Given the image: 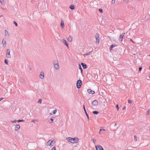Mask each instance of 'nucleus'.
Instances as JSON below:
<instances>
[{
    "label": "nucleus",
    "instance_id": "obj_25",
    "mask_svg": "<svg viewBox=\"0 0 150 150\" xmlns=\"http://www.w3.org/2000/svg\"><path fill=\"white\" fill-rule=\"evenodd\" d=\"M39 121V120H33L31 122H34V123H35V122L36 121L37 122H38Z\"/></svg>",
    "mask_w": 150,
    "mask_h": 150
},
{
    "label": "nucleus",
    "instance_id": "obj_4",
    "mask_svg": "<svg viewBox=\"0 0 150 150\" xmlns=\"http://www.w3.org/2000/svg\"><path fill=\"white\" fill-rule=\"evenodd\" d=\"M95 38L96 39V43L97 44H98L99 43V35L98 34H96L95 36Z\"/></svg>",
    "mask_w": 150,
    "mask_h": 150
},
{
    "label": "nucleus",
    "instance_id": "obj_23",
    "mask_svg": "<svg viewBox=\"0 0 150 150\" xmlns=\"http://www.w3.org/2000/svg\"><path fill=\"white\" fill-rule=\"evenodd\" d=\"M0 2L3 4H5V1L4 0H0Z\"/></svg>",
    "mask_w": 150,
    "mask_h": 150
},
{
    "label": "nucleus",
    "instance_id": "obj_24",
    "mask_svg": "<svg viewBox=\"0 0 150 150\" xmlns=\"http://www.w3.org/2000/svg\"><path fill=\"white\" fill-rule=\"evenodd\" d=\"M91 52H88V53H86V54H84L83 55L84 56H85L86 55H89L90 54V53H91Z\"/></svg>",
    "mask_w": 150,
    "mask_h": 150
},
{
    "label": "nucleus",
    "instance_id": "obj_18",
    "mask_svg": "<svg viewBox=\"0 0 150 150\" xmlns=\"http://www.w3.org/2000/svg\"><path fill=\"white\" fill-rule=\"evenodd\" d=\"M116 46V45H111L110 47V51L111 50H113V48L115 47Z\"/></svg>",
    "mask_w": 150,
    "mask_h": 150
},
{
    "label": "nucleus",
    "instance_id": "obj_2",
    "mask_svg": "<svg viewBox=\"0 0 150 150\" xmlns=\"http://www.w3.org/2000/svg\"><path fill=\"white\" fill-rule=\"evenodd\" d=\"M53 64L54 68L57 70H58L59 68V66L58 64L57 60L54 61L53 62Z\"/></svg>",
    "mask_w": 150,
    "mask_h": 150
},
{
    "label": "nucleus",
    "instance_id": "obj_51",
    "mask_svg": "<svg viewBox=\"0 0 150 150\" xmlns=\"http://www.w3.org/2000/svg\"><path fill=\"white\" fill-rule=\"evenodd\" d=\"M116 125H117V123H115V126Z\"/></svg>",
    "mask_w": 150,
    "mask_h": 150
},
{
    "label": "nucleus",
    "instance_id": "obj_15",
    "mask_svg": "<svg viewBox=\"0 0 150 150\" xmlns=\"http://www.w3.org/2000/svg\"><path fill=\"white\" fill-rule=\"evenodd\" d=\"M5 35L6 37H8L9 36V34L8 31L6 30L5 31Z\"/></svg>",
    "mask_w": 150,
    "mask_h": 150
},
{
    "label": "nucleus",
    "instance_id": "obj_37",
    "mask_svg": "<svg viewBox=\"0 0 150 150\" xmlns=\"http://www.w3.org/2000/svg\"><path fill=\"white\" fill-rule=\"evenodd\" d=\"M134 140L135 141H137V137L136 136H134Z\"/></svg>",
    "mask_w": 150,
    "mask_h": 150
},
{
    "label": "nucleus",
    "instance_id": "obj_50",
    "mask_svg": "<svg viewBox=\"0 0 150 150\" xmlns=\"http://www.w3.org/2000/svg\"><path fill=\"white\" fill-rule=\"evenodd\" d=\"M2 17H3V15H1L0 16V18H1Z\"/></svg>",
    "mask_w": 150,
    "mask_h": 150
},
{
    "label": "nucleus",
    "instance_id": "obj_52",
    "mask_svg": "<svg viewBox=\"0 0 150 150\" xmlns=\"http://www.w3.org/2000/svg\"><path fill=\"white\" fill-rule=\"evenodd\" d=\"M29 69H30V70H31V68H30Z\"/></svg>",
    "mask_w": 150,
    "mask_h": 150
},
{
    "label": "nucleus",
    "instance_id": "obj_40",
    "mask_svg": "<svg viewBox=\"0 0 150 150\" xmlns=\"http://www.w3.org/2000/svg\"><path fill=\"white\" fill-rule=\"evenodd\" d=\"M99 11L101 13H103V10L102 9L100 8L99 9Z\"/></svg>",
    "mask_w": 150,
    "mask_h": 150
},
{
    "label": "nucleus",
    "instance_id": "obj_30",
    "mask_svg": "<svg viewBox=\"0 0 150 150\" xmlns=\"http://www.w3.org/2000/svg\"><path fill=\"white\" fill-rule=\"evenodd\" d=\"M85 114H86V117H87V118L88 119V120H89V117L88 115V114L87 113H85Z\"/></svg>",
    "mask_w": 150,
    "mask_h": 150
},
{
    "label": "nucleus",
    "instance_id": "obj_13",
    "mask_svg": "<svg viewBox=\"0 0 150 150\" xmlns=\"http://www.w3.org/2000/svg\"><path fill=\"white\" fill-rule=\"evenodd\" d=\"M81 64L83 69H85L87 68V65L85 63H81Z\"/></svg>",
    "mask_w": 150,
    "mask_h": 150
},
{
    "label": "nucleus",
    "instance_id": "obj_10",
    "mask_svg": "<svg viewBox=\"0 0 150 150\" xmlns=\"http://www.w3.org/2000/svg\"><path fill=\"white\" fill-rule=\"evenodd\" d=\"M87 92L91 94H94L95 93L94 91L92 90L91 89H88Z\"/></svg>",
    "mask_w": 150,
    "mask_h": 150
},
{
    "label": "nucleus",
    "instance_id": "obj_31",
    "mask_svg": "<svg viewBox=\"0 0 150 150\" xmlns=\"http://www.w3.org/2000/svg\"><path fill=\"white\" fill-rule=\"evenodd\" d=\"M91 140L93 141V142L95 144L96 142V140L94 139H91Z\"/></svg>",
    "mask_w": 150,
    "mask_h": 150
},
{
    "label": "nucleus",
    "instance_id": "obj_54",
    "mask_svg": "<svg viewBox=\"0 0 150 150\" xmlns=\"http://www.w3.org/2000/svg\"><path fill=\"white\" fill-rule=\"evenodd\" d=\"M149 78H150V76H149Z\"/></svg>",
    "mask_w": 150,
    "mask_h": 150
},
{
    "label": "nucleus",
    "instance_id": "obj_7",
    "mask_svg": "<svg viewBox=\"0 0 150 150\" xmlns=\"http://www.w3.org/2000/svg\"><path fill=\"white\" fill-rule=\"evenodd\" d=\"M93 106H96L98 104V102L96 100H94L92 103Z\"/></svg>",
    "mask_w": 150,
    "mask_h": 150
},
{
    "label": "nucleus",
    "instance_id": "obj_12",
    "mask_svg": "<svg viewBox=\"0 0 150 150\" xmlns=\"http://www.w3.org/2000/svg\"><path fill=\"white\" fill-rule=\"evenodd\" d=\"M62 41L69 48L68 43H67L66 41L64 39L62 40Z\"/></svg>",
    "mask_w": 150,
    "mask_h": 150
},
{
    "label": "nucleus",
    "instance_id": "obj_21",
    "mask_svg": "<svg viewBox=\"0 0 150 150\" xmlns=\"http://www.w3.org/2000/svg\"><path fill=\"white\" fill-rule=\"evenodd\" d=\"M69 8L71 9H74V5H71L69 6Z\"/></svg>",
    "mask_w": 150,
    "mask_h": 150
},
{
    "label": "nucleus",
    "instance_id": "obj_42",
    "mask_svg": "<svg viewBox=\"0 0 150 150\" xmlns=\"http://www.w3.org/2000/svg\"><path fill=\"white\" fill-rule=\"evenodd\" d=\"M52 144H53V145L54 144V143H55V141L54 140H53L52 141Z\"/></svg>",
    "mask_w": 150,
    "mask_h": 150
},
{
    "label": "nucleus",
    "instance_id": "obj_53",
    "mask_svg": "<svg viewBox=\"0 0 150 150\" xmlns=\"http://www.w3.org/2000/svg\"><path fill=\"white\" fill-rule=\"evenodd\" d=\"M126 150H132H132L126 149Z\"/></svg>",
    "mask_w": 150,
    "mask_h": 150
},
{
    "label": "nucleus",
    "instance_id": "obj_5",
    "mask_svg": "<svg viewBox=\"0 0 150 150\" xmlns=\"http://www.w3.org/2000/svg\"><path fill=\"white\" fill-rule=\"evenodd\" d=\"M95 147L96 150H103V147L100 145H95Z\"/></svg>",
    "mask_w": 150,
    "mask_h": 150
},
{
    "label": "nucleus",
    "instance_id": "obj_35",
    "mask_svg": "<svg viewBox=\"0 0 150 150\" xmlns=\"http://www.w3.org/2000/svg\"><path fill=\"white\" fill-rule=\"evenodd\" d=\"M128 101L129 103H132V102H133V101L132 100H128Z\"/></svg>",
    "mask_w": 150,
    "mask_h": 150
},
{
    "label": "nucleus",
    "instance_id": "obj_39",
    "mask_svg": "<svg viewBox=\"0 0 150 150\" xmlns=\"http://www.w3.org/2000/svg\"><path fill=\"white\" fill-rule=\"evenodd\" d=\"M116 107L117 108V110L118 111L119 109V106H118V104L116 106Z\"/></svg>",
    "mask_w": 150,
    "mask_h": 150
},
{
    "label": "nucleus",
    "instance_id": "obj_26",
    "mask_svg": "<svg viewBox=\"0 0 150 150\" xmlns=\"http://www.w3.org/2000/svg\"><path fill=\"white\" fill-rule=\"evenodd\" d=\"M109 37L110 38V39L111 40H113V41L115 40H114L113 38L112 37Z\"/></svg>",
    "mask_w": 150,
    "mask_h": 150
},
{
    "label": "nucleus",
    "instance_id": "obj_16",
    "mask_svg": "<svg viewBox=\"0 0 150 150\" xmlns=\"http://www.w3.org/2000/svg\"><path fill=\"white\" fill-rule=\"evenodd\" d=\"M125 33H122V35L120 36V40L121 41H122L124 35Z\"/></svg>",
    "mask_w": 150,
    "mask_h": 150
},
{
    "label": "nucleus",
    "instance_id": "obj_36",
    "mask_svg": "<svg viewBox=\"0 0 150 150\" xmlns=\"http://www.w3.org/2000/svg\"><path fill=\"white\" fill-rule=\"evenodd\" d=\"M16 122V120H13V121H12V120H11L10 121V122H11V123H15V122Z\"/></svg>",
    "mask_w": 150,
    "mask_h": 150
},
{
    "label": "nucleus",
    "instance_id": "obj_32",
    "mask_svg": "<svg viewBox=\"0 0 150 150\" xmlns=\"http://www.w3.org/2000/svg\"><path fill=\"white\" fill-rule=\"evenodd\" d=\"M42 100L41 99H40L38 101V103L41 104L42 103Z\"/></svg>",
    "mask_w": 150,
    "mask_h": 150
},
{
    "label": "nucleus",
    "instance_id": "obj_38",
    "mask_svg": "<svg viewBox=\"0 0 150 150\" xmlns=\"http://www.w3.org/2000/svg\"><path fill=\"white\" fill-rule=\"evenodd\" d=\"M57 110H54L53 111V114H55L57 112Z\"/></svg>",
    "mask_w": 150,
    "mask_h": 150
},
{
    "label": "nucleus",
    "instance_id": "obj_14",
    "mask_svg": "<svg viewBox=\"0 0 150 150\" xmlns=\"http://www.w3.org/2000/svg\"><path fill=\"white\" fill-rule=\"evenodd\" d=\"M60 25L62 28H63L64 27V22L62 19L61 20Z\"/></svg>",
    "mask_w": 150,
    "mask_h": 150
},
{
    "label": "nucleus",
    "instance_id": "obj_44",
    "mask_svg": "<svg viewBox=\"0 0 150 150\" xmlns=\"http://www.w3.org/2000/svg\"><path fill=\"white\" fill-rule=\"evenodd\" d=\"M142 67H139V71H141L142 70Z\"/></svg>",
    "mask_w": 150,
    "mask_h": 150
},
{
    "label": "nucleus",
    "instance_id": "obj_46",
    "mask_svg": "<svg viewBox=\"0 0 150 150\" xmlns=\"http://www.w3.org/2000/svg\"><path fill=\"white\" fill-rule=\"evenodd\" d=\"M102 130H105L104 129H100V131H101Z\"/></svg>",
    "mask_w": 150,
    "mask_h": 150
},
{
    "label": "nucleus",
    "instance_id": "obj_33",
    "mask_svg": "<svg viewBox=\"0 0 150 150\" xmlns=\"http://www.w3.org/2000/svg\"><path fill=\"white\" fill-rule=\"evenodd\" d=\"M13 23L15 25V26L16 27L18 26V24L15 21H13Z\"/></svg>",
    "mask_w": 150,
    "mask_h": 150
},
{
    "label": "nucleus",
    "instance_id": "obj_49",
    "mask_svg": "<svg viewBox=\"0 0 150 150\" xmlns=\"http://www.w3.org/2000/svg\"><path fill=\"white\" fill-rule=\"evenodd\" d=\"M125 108H126V107H124L123 108V110H125Z\"/></svg>",
    "mask_w": 150,
    "mask_h": 150
},
{
    "label": "nucleus",
    "instance_id": "obj_6",
    "mask_svg": "<svg viewBox=\"0 0 150 150\" xmlns=\"http://www.w3.org/2000/svg\"><path fill=\"white\" fill-rule=\"evenodd\" d=\"M7 54H6V56L7 57V58H11V56L10 54V51L9 49H8L7 50Z\"/></svg>",
    "mask_w": 150,
    "mask_h": 150
},
{
    "label": "nucleus",
    "instance_id": "obj_29",
    "mask_svg": "<svg viewBox=\"0 0 150 150\" xmlns=\"http://www.w3.org/2000/svg\"><path fill=\"white\" fill-rule=\"evenodd\" d=\"M53 121H54L53 119L52 118H51L50 119V121H49V122H50L51 123H52L53 122Z\"/></svg>",
    "mask_w": 150,
    "mask_h": 150
},
{
    "label": "nucleus",
    "instance_id": "obj_45",
    "mask_svg": "<svg viewBox=\"0 0 150 150\" xmlns=\"http://www.w3.org/2000/svg\"><path fill=\"white\" fill-rule=\"evenodd\" d=\"M147 113L148 114H150V110H148L147 111Z\"/></svg>",
    "mask_w": 150,
    "mask_h": 150
},
{
    "label": "nucleus",
    "instance_id": "obj_34",
    "mask_svg": "<svg viewBox=\"0 0 150 150\" xmlns=\"http://www.w3.org/2000/svg\"><path fill=\"white\" fill-rule=\"evenodd\" d=\"M4 62L6 64H8V60H7V59H5V60H4Z\"/></svg>",
    "mask_w": 150,
    "mask_h": 150
},
{
    "label": "nucleus",
    "instance_id": "obj_41",
    "mask_svg": "<svg viewBox=\"0 0 150 150\" xmlns=\"http://www.w3.org/2000/svg\"><path fill=\"white\" fill-rule=\"evenodd\" d=\"M51 150H56V147L55 146H54L52 148Z\"/></svg>",
    "mask_w": 150,
    "mask_h": 150
},
{
    "label": "nucleus",
    "instance_id": "obj_8",
    "mask_svg": "<svg viewBox=\"0 0 150 150\" xmlns=\"http://www.w3.org/2000/svg\"><path fill=\"white\" fill-rule=\"evenodd\" d=\"M47 146H53V144H52V140H49L47 142Z\"/></svg>",
    "mask_w": 150,
    "mask_h": 150
},
{
    "label": "nucleus",
    "instance_id": "obj_43",
    "mask_svg": "<svg viewBox=\"0 0 150 150\" xmlns=\"http://www.w3.org/2000/svg\"><path fill=\"white\" fill-rule=\"evenodd\" d=\"M115 3V0H112V4H114Z\"/></svg>",
    "mask_w": 150,
    "mask_h": 150
},
{
    "label": "nucleus",
    "instance_id": "obj_19",
    "mask_svg": "<svg viewBox=\"0 0 150 150\" xmlns=\"http://www.w3.org/2000/svg\"><path fill=\"white\" fill-rule=\"evenodd\" d=\"M93 113L94 115H97L99 113V112L97 111H94L93 112Z\"/></svg>",
    "mask_w": 150,
    "mask_h": 150
},
{
    "label": "nucleus",
    "instance_id": "obj_22",
    "mask_svg": "<svg viewBox=\"0 0 150 150\" xmlns=\"http://www.w3.org/2000/svg\"><path fill=\"white\" fill-rule=\"evenodd\" d=\"M79 69L81 70V73H82V71H83V70H82V68H81V65L80 64H79Z\"/></svg>",
    "mask_w": 150,
    "mask_h": 150
},
{
    "label": "nucleus",
    "instance_id": "obj_47",
    "mask_svg": "<svg viewBox=\"0 0 150 150\" xmlns=\"http://www.w3.org/2000/svg\"><path fill=\"white\" fill-rule=\"evenodd\" d=\"M4 99L3 98H0V101H1L2 100H3Z\"/></svg>",
    "mask_w": 150,
    "mask_h": 150
},
{
    "label": "nucleus",
    "instance_id": "obj_11",
    "mask_svg": "<svg viewBox=\"0 0 150 150\" xmlns=\"http://www.w3.org/2000/svg\"><path fill=\"white\" fill-rule=\"evenodd\" d=\"M20 128V126L18 125H16L15 126V130L16 131H18L19 130V129Z\"/></svg>",
    "mask_w": 150,
    "mask_h": 150
},
{
    "label": "nucleus",
    "instance_id": "obj_27",
    "mask_svg": "<svg viewBox=\"0 0 150 150\" xmlns=\"http://www.w3.org/2000/svg\"><path fill=\"white\" fill-rule=\"evenodd\" d=\"M83 109L84 110V112H85V113H87V112L86 111V109H85V105H83Z\"/></svg>",
    "mask_w": 150,
    "mask_h": 150
},
{
    "label": "nucleus",
    "instance_id": "obj_28",
    "mask_svg": "<svg viewBox=\"0 0 150 150\" xmlns=\"http://www.w3.org/2000/svg\"><path fill=\"white\" fill-rule=\"evenodd\" d=\"M17 121L18 122H24V120H18Z\"/></svg>",
    "mask_w": 150,
    "mask_h": 150
},
{
    "label": "nucleus",
    "instance_id": "obj_20",
    "mask_svg": "<svg viewBox=\"0 0 150 150\" xmlns=\"http://www.w3.org/2000/svg\"><path fill=\"white\" fill-rule=\"evenodd\" d=\"M72 38L71 36H69L68 39V40L69 42H70L72 41Z\"/></svg>",
    "mask_w": 150,
    "mask_h": 150
},
{
    "label": "nucleus",
    "instance_id": "obj_48",
    "mask_svg": "<svg viewBox=\"0 0 150 150\" xmlns=\"http://www.w3.org/2000/svg\"><path fill=\"white\" fill-rule=\"evenodd\" d=\"M130 41L132 42L133 43H134V42L132 40V39H130Z\"/></svg>",
    "mask_w": 150,
    "mask_h": 150
},
{
    "label": "nucleus",
    "instance_id": "obj_1",
    "mask_svg": "<svg viewBox=\"0 0 150 150\" xmlns=\"http://www.w3.org/2000/svg\"><path fill=\"white\" fill-rule=\"evenodd\" d=\"M66 139L67 141L73 144L77 143L79 141V139L77 137H67Z\"/></svg>",
    "mask_w": 150,
    "mask_h": 150
},
{
    "label": "nucleus",
    "instance_id": "obj_3",
    "mask_svg": "<svg viewBox=\"0 0 150 150\" xmlns=\"http://www.w3.org/2000/svg\"><path fill=\"white\" fill-rule=\"evenodd\" d=\"M82 84V82L81 80H78L76 82V87L78 88H79Z\"/></svg>",
    "mask_w": 150,
    "mask_h": 150
},
{
    "label": "nucleus",
    "instance_id": "obj_9",
    "mask_svg": "<svg viewBox=\"0 0 150 150\" xmlns=\"http://www.w3.org/2000/svg\"><path fill=\"white\" fill-rule=\"evenodd\" d=\"M40 78L41 79H43L44 77V75L43 72H41L40 74L39 75Z\"/></svg>",
    "mask_w": 150,
    "mask_h": 150
},
{
    "label": "nucleus",
    "instance_id": "obj_17",
    "mask_svg": "<svg viewBox=\"0 0 150 150\" xmlns=\"http://www.w3.org/2000/svg\"><path fill=\"white\" fill-rule=\"evenodd\" d=\"M2 44L3 45V47H5L6 46V41L5 40H3L2 42Z\"/></svg>",
    "mask_w": 150,
    "mask_h": 150
}]
</instances>
